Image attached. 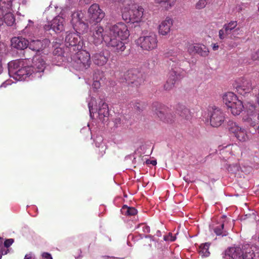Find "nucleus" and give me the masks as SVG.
<instances>
[{
  "instance_id": "nucleus-18",
  "label": "nucleus",
  "mask_w": 259,
  "mask_h": 259,
  "mask_svg": "<svg viewBox=\"0 0 259 259\" xmlns=\"http://www.w3.org/2000/svg\"><path fill=\"white\" fill-rule=\"evenodd\" d=\"M247 109V114L249 115L247 117H243V119L244 121H246L250 126H254L255 122L253 120V116H255L256 106L253 104L248 102L245 104Z\"/></svg>"
},
{
  "instance_id": "nucleus-23",
  "label": "nucleus",
  "mask_w": 259,
  "mask_h": 259,
  "mask_svg": "<svg viewBox=\"0 0 259 259\" xmlns=\"http://www.w3.org/2000/svg\"><path fill=\"white\" fill-rule=\"evenodd\" d=\"M172 25V20L169 18H166L159 25L158 32L162 35H166L169 33L170 28Z\"/></svg>"
},
{
  "instance_id": "nucleus-37",
  "label": "nucleus",
  "mask_w": 259,
  "mask_h": 259,
  "mask_svg": "<svg viewBox=\"0 0 259 259\" xmlns=\"http://www.w3.org/2000/svg\"><path fill=\"white\" fill-rule=\"evenodd\" d=\"M187 51L190 55L196 54L197 49L198 48V44L187 43L186 46Z\"/></svg>"
},
{
  "instance_id": "nucleus-7",
  "label": "nucleus",
  "mask_w": 259,
  "mask_h": 259,
  "mask_svg": "<svg viewBox=\"0 0 259 259\" xmlns=\"http://www.w3.org/2000/svg\"><path fill=\"white\" fill-rule=\"evenodd\" d=\"M13 0H0V9L3 10L4 21L8 26H12L15 22L12 14Z\"/></svg>"
},
{
  "instance_id": "nucleus-54",
  "label": "nucleus",
  "mask_w": 259,
  "mask_h": 259,
  "mask_svg": "<svg viewBox=\"0 0 259 259\" xmlns=\"http://www.w3.org/2000/svg\"><path fill=\"white\" fill-rule=\"evenodd\" d=\"M140 104L139 103H137L135 107L138 110H140Z\"/></svg>"
},
{
  "instance_id": "nucleus-49",
  "label": "nucleus",
  "mask_w": 259,
  "mask_h": 259,
  "mask_svg": "<svg viewBox=\"0 0 259 259\" xmlns=\"http://www.w3.org/2000/svg\"><path fill=\"white\" fill-rule=\"evenodd\" d=\"M143 231L145 233H149L150 232V227L146 225H144L143 226Z\"/></svg>"
},
{
  "instance_id": "nucleus-12",
  "label": "nucleus",
  "mask_w": 259,
  "mask_h": 259,
  "mask_svg": "<svg viewBox=\"0 0 259 259\" xmlns=\"http://www.w3.org/2000/svg\"><path fill=\"white\" fill-rule=\"evenodd\" d=\"M235 87L237 93L243 96L250 93L253 90L251 80L244 77L237 79Z\"/></svg>"
},
{
  "instance_id": "nucleus-9",
  "label": "nucleus",
  "mask_w": 259,
  "mask_h": 259,
  "mask_svg": "<svg viewBox=\"0 0 259 259\" xmlns=\"http://www.w3.org/2000/svg\"><path fill=\"white\" fill-rule=\"evenodd\" d=\"M228 128L229 132L232 133L238 141L245 142L248 140L246 130L239 126L237 123L232 120H229L228 122Z\"/></svg>"
},
{
  "instance_id": "nucleus-21",
  "label": "nucleus",
  "mask_w": 259,
  "mask_h": 259,
  "mask_svg": "<svg viewBox=\"0 0 259 259\" xmlns=\"http://www.w3.org/2000/svg\"><path fill=\"white\" fill-rule=\"evenodd\" d=\"M28 40L22 36L14 37L11 39L12 46L18 50H24L28 47Z\"/></svg>"
},
{
  "instance_id": "nucleus-51",
  "label": "nucleus",
  "mask_w": 259,
  "mask_h": 259,
  "mask_svg": "<svg viewBox=\"0 0 259 259\" xmlns=\"http://www.w3.org/2000/svg\"><path fill=\"white\" fill-rule=\"evenodd\" d=\"M212 49L213 51L218 50L219 46L217 44H213L212 45Z\"/></svg>"
},
{
  "instance_id": "nucleus-22",
  "label": "nucleus",
  "mask_w": 259,
  "mask_h": 259,
  "mask_svg": "<svg viewBox=\"0 0 259 259\" xmlns=\"http://www.w3.org/2000/svg\"><path fill=\"white\" fill-rule=\"evenodd\" d=\"M178 74L177 72L174 70L170 71L168 78L164 84V89L166 91L172 90L174 87L177 80L178 79Z\"/></svg>"
},
{
  "instance_id": "nucleus-33",
  "label": "nucleus",
  "mask_w": 259,
  "mask_h": 259,
  "mask_svg": "<svg viewBox=\"0 0 259 259\" xmlns=\"http://www.w3.org/2000/svg\"><path fill=\"white\" fill-rule=\"evenodd\" d=\"M209 51L208 49L202 44H198L196 54L201 57H206L208 56Z\"/></svg>"
},
{
  "instance_id": "nucleus-43",
  "label": "nucleus",
  "mask_w": 259,
  "mask_h": 259,
  "mask_svg": "<svg viewBox=\"0 0 259 259\" xmlns=\"http://www.w3.org/2000/svg\"><path fill=\"white\" fill-rule=\"evenodd\" d=\"M14 242L13 239H8L4 242V247L5 249H8Z\"/></svg>"
},
{
  "instance_id": "nucleus-5",
  "label": "nucleus",
  "mask_w": 259,
  "mask_h": 259,
  "mask_svg": "<svg viewBox=\"0 0 259 259\" xmlns=\"http://www.w3.org/2000/svg\"><path fill=\"white\" fill-rule=\"evenodd\" d=\"M109 34L110 37L116 38L125 44L123 41L128 38L130 32L127 26L124 23L120 22L110 27Z\"/></svg>"
},
{
  "instance_id": "nucleus-13",
  "label": "nucleus",
  "mask_w": 259,
  "mask_h": 259,
  "mask_svg": "<svg viewBox=\"0 0 259 259\" xmlns=\"http://www.w3.org/2000/svg\"><path fill=\"white\" fill-rule=\"evenodd\" d=\"M141 73L136 69L128 70L125 76L126 82L129 85L137 88L142 82Z\"/></svg>"
},
{
  "instance_id": "nucleus-14",
  "label": "nucleus",
  "mask_w": 259,
  "mask_h": 259,
  "mask_svg": "<svg viewBox=\"0 0 259 259\" xmlns=\"http://www.w3.org/2000/svg\"><path fill=\"white\" fill-rule=\"evenodd\" d=\"M90 21L98 23L100 22L105 16L104 12L100 8L97 4H94L90 6L88 10Z\"/></svg>"
},
{
  "instance_id": "nucleus-34",
  "label": "nucleus",
  "mask_w": 259,
  "mask_h": 259,
  "mask_svg": "<svg viewBox=\"0 0 259 259\" xmlns=\"http://www.w3.org/2000/svg\"><path fill=\"white\" fill-rule=\"evenodd\" d=\"M209 244L207 243L205 244H202L200 245L199 248V252L202 256H208L209 255V252L208 251Z\"/></svg>"
},
{
  "instance_id": "nucleus-10",
  "label": "nucleus",
  "mask_w": 259,
  "mask_h": 259,
  "mask_svg": "<svg viewBox=\"0 0 259 259\" xmlns=\"http://www.w3.org/2000/svg\"><path fill=\"white\" fill-rule=\"evenodd\" d=\"M210 123L213 127H219L222 125L225 120V114L219 108L211 107L209 110Z\"/></svg>"
},
{
  "instance_id": "nucleus-2",
  "label": "nucleus",
  "mask_w": 259,
  "mask_h": 259,
  "mask_svg": "<svg viewBox=\"0 0 259 259\" xmlns=\"http://www.w3.org/2000/svg\"><path fill=\"white\" fill-rule=\"evenodd\" d=\"M143 8L137 4L130 6L129 9H126L122 11V17L127 23H138L142 21L143 16Z\"/></svg>"
},
{
  "instance_id": "nucleus-20",
  "label": "nucleus",
  "mask_w": 259,
  "mask_h": 259,
  "mask_svg": "<svg viewBox=\"0 0 259 259\" xmlns=\"http://www.w3.org/2000/svg\"><path fill=\"white\" fill-rule=\"evenodd\" d=\"M30 66L33 68L32 72L33 76L35 77H40L41 76L42 73L46 68V63L44 59L39 57L35 62L34 66Z\"/></svg>"
},
{
  "instance_id": "nucleus-36",
  "label": "nucleus",
  "mask_w": 259,
  "mask_h": 259,
  "mask_svg": "<svg viewBox=\"0 0 259 259\" xmlns=\"http://www.w3.org/2000/svg\"><path fill=\"white\" fill-rule=\"evenodd\" d=\"M237 26V21H231L227 24H225L224 26V29L226 31V34H230L231 31L236 27Z\"/></svg>"
},
{
  "instance_id": "nucleus-52",
  "label": "nucleus",
  "mask_w": 259,
  "mask_h": 259,
  "mask_svg": "<svg viewBox=\"0 0 259 259\" xmlns=\"http://www.w3.org/2000/svg\"><path fill=\"white\" fill-rule=\"evenodd\" d=\"M24 259H34V257L31 254L29 253L25 255Z\"/></svg>"
},
{
  "instance_id": "nucleus-11",
  "label": "nucleus",
  "mask_w": 259,
  "mask_h": 259,
  "mask_svg": "<svg viewBox=\"0 0 259 259\" xmlns=\"http://www.w3.org/2000/svg\"><path fill=\"white\" fill-rule=\"evenodd\" d=\"M95 102V99L92 98L91 101L88 104L90 116L92 117V114L97 111V109L93 108V105ZM99 108L98 109L99 118L101 120H104V118L109 115V110L108 104L103 100H101L99 103Z\"/></svg>"
},
{
  "instance_id": "nucleus-57",
  "label": "nucleus",
  "mask_w": 259,
  "mask_h": 259,
  "mask_svg": "<svg viewBox=\"0 0 259 259\" xmlns=\"http://www.w3.org/2000/svg\"><path fill=\"white\" fill-rule=\"evenodd\" d=\"M258 11H259V7H258Z\"/></svg>"
},
{
  "instance_id": "nucleus-44",
  "label": "nucleus",
  "mask_w": 259,
  "mask_h": 259,
  "mask_svg": "<svg viewBox=\"0 0 259 259\" xmlns=\"http://www.w3.org/2000/svg\"><path fill=\"white\" fill-rule=\"evenodd\" d=\"M226 35L227 34H226V31L224 28L219 30V36L221 39H224Z\"/></svg>"
},
{
  "instance_id": "nucleus-55",
  "label": "nucleus",
  "mask_w": 259,
  "mask_h": 259,
  "mask_svg": "<svg viewBox=\"0 0 259 259\" xmlns=\"http://www.w3.org/2000/svg\"><path fill=\"white\" fill-rule=\"evenodd\" d=\"M2 71H3V67H2V65L1 60H0V74H1Z\"/></svg>"
},
{
  "instance_id": "nucleus-29",
  "label": "nucleus",
  "mask_w": 259,
  "mask_h": 259,
  "mask_svg": "<svg viewBox=\"0 0 259 259\" xmlns=\"http://www.w3.org/2000/svg\"><path fill=\"white\" fill-rule=\"evenodd\" d=\"M176 112L180 116L186 119H189L191 117L190 110L183 105H177Z\"/></svg>"
},
{
  "instance_id": "nucleus-45",
  "label": "nucleus",
  "mask_w": 259,
  "mask_h": 259,
  "mask_svg": "<svg viewBox=\"0 0 259 259\" xmlns=\"http://www.w3.org/2000/svg\"><path fill=\"white\" fill-rule=\"evenodd\" d=\"M52 21L51 22H48L47 24L44 25V29L46 31L50 30L52 29Z\"/></svg>"
},
{
  "instance_id": "nucleus-56",
  "label": "nucleus",
  "mask_w": 259,
  "mask_h": 259,
  "mask_svg": "<svg viewBox=\"0 0 259 259\" xmlns=\"http://www.w3.org/2000/svg\"><path fill=\"white\" fill-rule=\"evenodd\" d=\"M7 85V83H6V82H4V83H3L1 84V85L0 86V87H1V88H2V87H5H5H6Z\"/></svg>"
},
{
  "instance_id": "nucleus-27",
  "label": "nucleus",
  "mask_w": 259,
  "mask_h": 259,
  "mask_svg": "<svg viewBox=\"0 0 259 259\" xmlns=\"http://www.w3.org/2000/svg\"><path fill=\"white\" fill-rule=\"evenodd\" d=\"M228 108L233 115L236 116L239 115L242 112L244 108V106L243 105L242 102L239 100Z\"/></svg>"
},
{
  "instance_id": "nucleus-4",
  "label": "nucleus",
  "mask_w": 259,
  "mask_h": 259,
  "mask_svg": "<svg viewBox=\"0 0 259 259\" xmlns=\"http://www.w3.org/2000/svg\"><path fill=\"white\" fill-rule=\"evenodd\" d=\"M152 110L155 112L159 119L164 122L172 123L175 119V115L170 109L161 103L155 102L152 105Z\"/></svg>"
},
{
  "instance_id": "nucleus-15",
  "label": "nucleus",
  "mask_w": 259,
  "mask_h": 259,
  "mask_svg": "<svg viewBox=\"0 0 259 259\" xmlns=\"http://www.w3.org/2000/svg\"><path fill=\"white\" fill-rule=\"evenodd\" d=\"M243 245L242 247H233L228 248L225 252V257L229 259H245Z\"/></svg>"
},
{
  "instance_id": "nucleus-8",
  "label": "nucleus",
  "mask_w": 259,
  "mask_h": 259,
  "mask_svg": "<svg viewBox=\"0 0 259 259\" xmlns=\"http://www.w3.org/2000/svg\"><path fill=\"white\" fill-rule=\"evenodd\" d=\"M65 45L70 53L82 49V42L78 34L74 32L67 33L65 37Z\"/></svg>"
},
{
  "instance_id": "nucleus-17",
  "label": "nucleus",
  "mask_w": 259,
  "mask_h": 259,
  "mask_svg": "<svg viewBox=\"0 0 259 259\" xmlns=\"http://www.w3.org/2000/svg\"><path fill=\"white\" fill-rule=\"evenodd\" d=\"M109 58V54L108 51H101L93 54L92 60L95 65L102 66L106 64Z\"/></svg>"
},
{
  "instance_id": "nucleus-30",
  "label": "nucleus",
  "mask_w": 259,
  "mask_h": 259,
  "mask_svg": "<svg viewBox=\"0 0 259 259\" xmlns=\"http://www.w3.org/2000/svg\"><path fill=\"white\" fill-rule=\"evenodd\" d=\"M21 65V62L18 60L12 61L8 63L9 73L11 76L15 77V76H14V74L19 69Z\"/></svg>"
},
{
  "instance_id": "nucleus-50",
  "label": "nucleus",
  "mask_w": 259,
  "mask_h": 259,
  "mask_svg": "<svg viewBox=\"0 0 259 259\" xmlns=\"http://www.w3.org/2000/svg\"><path fill=\"white\" fill-rule=\"evenodd\" d=\"M3 10L0 9V26L3 24L4 21L2 19V17L3 16Z\"/></svg>"
},
{
  "instance_id": "nucleus-24",
  "label": "nucleus",
  "mask_w": 259,
  "mask_h": 259,
  "mask_svg": "<svg viewBox=\"0 0 259 259\" xmlns=\"http://www.w3.org/2000/svg\"><path fill=\"white\" fill-rule=\"evenodd\" d=\"M168 54H169V55H168V57H169V60L177 64L184 61L186 59L184 55V52L179 49L168 53Z\"/></svg>"
},
{
  "instance_id": "nucleus-28",
  "label": "nucleus",
  "mask_w": 259,
  "mask_h": 259,
  "mask_svg": "<svg viewBox=\"0 0 259 259\" xmlns=\"http://www.w3.org/2000/svg\"><path fill=\"white\" fill-rule=\"evenodd\" d=\"M223 102L227 107H229L235 102L238 101L237 96L232 92H228L223 96Z\"/></svg>"
},
{
  "instance_id": "nucleus-32",
  "label": "nucleus",
  "mask_w": 259,
  "mask_h": 259,
  "mask_svg": "<svg viewBox=\"0 0 259 259\" xmlns=\"http://www.w3.org/2000/svg\"><path fill=\"white\" fill-rule=\"evenodd\" d=\"M42 47V42L40 40L36 39L31 40L29 42L28 47L32 51L38 52L41 49Z\"/></svg>"
},
{
  "instance_id": "nucleus-42",
  "label": "nucleus",
  "mask_w": 259,
  "mask_h": 259,
  "mask_svg": "<svg viewBox=\"0 0 259 259\" xmlns=\"http://www.w3.org/2000/svg\"><path fill=\"white\" fill-rule=\"evenodd\" d=\"M163 238L165 241H174L176 240V236H173L171 233H169L167 235L164 236Z\"/></svg>"
},
{
  "instance_id": "nucleus-41",
  "label": "nucleus",
  "mask_w": 259,
  "mask_h": 259,
  "mask_svg": "<svg viewBox=\"0 0 259 259\" xmlns=\"http://www.w3.org/2000/svg\"><path fill=\"white\" fill-rule=\"evenodd\" d=\"M208 0H199L195 5L196 9L200 10L206 6Z\"/></svg>"
},
{
  "instance_id": "nucleus-47",
  "label": "nucleus",
  "mask_w": 259,
  "mask_h": 259,
  "mask_svg": "<svg viewBox=\"0 0 259 259\" xmlns=\"http://www.w3.org/2000/svg\"><path fill=\"white\" fill-rule=\"evenodd\" d=\"M41 255L42 259H53L51 254L48 252H43Z\"/></svg>"
},
{
  "instance_id": "nucleus-3",
  "label": "nucleus",
  "mask_w": 259,
  "mask_h": 259,
  "mask_svg": "<svg viewBox=\"0 0 259 259\" xmlns=\"http://www.w3.org/2000/svg\"><path fill=\"white\" fill-rule=\"evenodd\" d=\"M72 61L76 63L78 69L85 70L89 68L91 65V56L89 52L82 50L70 53Z\"/></svg>"
},
{
  "instance_id": "nucleus-16",
  "label": "nucleus",
  "mask_w": 259,
  "mask_h": 259,
  "mask_svg": "<svg viewBox=\"0 0 259 259\" xmlns=\"http://www.w3.org/2000/svg\"><path fill=\"white\" fill-rule=\"evenodd\" d=\"M245 259H259V248L253 244L243 245Z\"/></svg>"
},
{
  "instance_id": "nucleus-38",
  "label": "nucleus",
  "mask_w": 259,
  "mask_h": 259,
  "mask_svg": "<svg viewBox=\"0 0 259 259\" xmlns=\"http://www.w3.org/2000/svg\"><path fill=\"white\" fill-rule=\"evenodd\" d=\"M100 73H102V72L99 70H97V71H96V72H95V74H94V78L93 79L94 80V82L93 83V86L94 88L97 89L100 88V85H101L100 82L99 80V79L101 78V77H100L99 78L97 76V74L100 75Z\"/></svg>"
},
{
  "instance_id": "nucleus-35",
  "label": "nucleus",
  "mask_w": 259,
  "mask_h": 259,
  "mask_svg": "<svg viewBox=\"0 0 259 259\" xmlns=\"http://www.w3.org/2000/svg\"><path fill=\"white\" fill-rule=\"evenodd\" d=\"M176 0H155V2L164 6L166 9H168L173 6Z\"/></svg>"
},
{
  "instance_id": "nucleus-46",
  "label": "nucleus",
  "mask_w": 259,
  "mask_h": 259,
  "mask_svg": "<svg viewBox=\"0 0 259 259\" xmlns=\"http://www.w3.org/2000/svg\"><path fill=\"white\" fill-rule=\"evenodd\" d=\"M251 58L253 60H259V49L252 54Z\"/></svg>"
},
{
  "instance_id": "nucleus-19",
  "label": "nucleus",
  "mask_w": 259,
  "mask_h": 259,
  "mask_svg": "<svg viewBox=\"0 0 259 259\" xmlns=\"http://www.w3.org/2000/svg\"><path fill=\"white\" fill-rule=\"evenodd\" d=\"M83 13L81 12H75L72 15V23L73 25L77 27H81L83 31H87L88 28V25L83 22Z\"/></svg>"
},
{
  "instance_id": "nucleus-26",
  "label": "nucleus",
  "mask_w": 259,
  "mask_h": 259,
  "mask_svg": "<svg viewBox=\"0 0 259 259\" xmlns=\"http://www.w3.org/2000/svg\"><path fill=\"white\" fill-rule=\"evenodd\" d=\"M64 19L60 16L56 17L52 20V29L56 33L64 30Z\"/></svg>"
},
{
  "instance_id": "nucleus-48",
  "label": "nucleus",
  "mask_w": 259,
  "mask_h": 259,
  "mask_svg": "<svg viewBox=\"0 0 259 259\" xmlns=\"http://www.w3.org/2000/svg\"><path fill=\"white\" fill-rule=\"evenodd\" d=\"M54 54L55 55H57L58 56H60L62 55V49L60 48H57L54 51Z\"/></svg>"
},
{
  "instance_id": "nucleus-40",
  "label": "nucleus",
  "mask_w": 259,
  "mask_h": 259,
  "mask_svg": "<svg viewBox=\"0 0 259 259\" xmlns=\"http://www.w3.org/2000/svg\"><path fill=\"white\" fill-rule=\"evenodd\" d=\"M9 249H5L4 245V239L0 237V254L5 255L8 253Z\"/></svg>"
},
{
  "instance_id": "nucleus-25",
  "label": "nucleus",
  "mask_w": 259,
  "mask_h": 259,
  "mask_svg": "<svg viewBox=\"0 0 259 259\" xmlns=\"http://www.w3.org/2000/svg\"><path fill=\"white\" fill-rule=\"evenodd\" d=\"M32 71H33V68L31 66H27L22 67L20 66L19 69L14 74V76H16L15 78L17 79L18 76L19 77V79H20L21 77L23 78L24 76H29L30 75H32L33 76Z\"/></svg>"
},
{
  "instance_id": "nucleus-39",
  "label": "nucleus",
  "mask_w": 259,
  "mask_h": 259,
  "mask_svg": "<svg viewBox=\"0 0 259 259\" xmlns=\"http://www.w3.org/2000/svg\"><path fill=\"white\" fill-rule=\"evenodd\" d=\"M224 224H222L219 226L216 227L214 229V232L217 235H222L223 236H226V234L225 233H224L223 229H224Z\"/></svg>"
},
{
  "instance_id": "nucleus-53",
  "label": "nucleus",
  "mask_w": 259,
  "mask_h": 259,
  "mask_svg": "<svg viewBox=\"0 0 259 259\" xmlns=\"http://www.w3.org/2000/svg\"><path fill=\"white\" fill-rule=\"evenodd\" d=\"M147 163H150L152 164L153 165H155L156 164V163H157L156 160L147 161Z\"/></svg>"
},
{
  "instance_id": "nucleus-1",
  "label": "nucleus",
  "mask_w": 259,
  "mask_h": 259,
  "mask_svg": "<svg viewBox=\"0 0 259 259\" xmlns=\"http://www.w3.org/2000/svg\"><path fill=\"white\" fill-rule=\"evenodd\" d=\"M102 27L97 25L93 31V42L97 45L104 40L107 46L113 52L119 53L124 51L126 48L124 44L116 38L110 37L108 35H103Z\"/></svg>"
},
{
  "instance_id": "nucleus-6",
  "label": "nucleus",
  "mask_w": 259,
  "mask_h": 259,
  "mask_svg": "<svg viewBox=\"0 0 259 259\" xmlns=\"http://www.w3.org/2000/svg\"><path fill=\"white\" fill-rule=\"evenodd\" d=\"M157 36L154 33H149L148 35L143 36L138 38L136 40V44L143 50L151 51L157 47Z\"/></svg>"
},
{
  "instance_id": "nucleus-31",
  "label": "nucleus",
  "mask_w": 259,
  "mask_h": 259,
  "mask_svg": "<svg viewBox=\"0 0 259 259\" xmlns=\"http://www.w3.org/2000/svg\"><path fill=\"white\" fill-rule=\"evenodd\" d=\"M122 214L128 216H133L136 215L138 211L137 210L133 207H128L127 205H124L121 209Z\"/></svg>"
}]
</instances>
